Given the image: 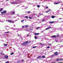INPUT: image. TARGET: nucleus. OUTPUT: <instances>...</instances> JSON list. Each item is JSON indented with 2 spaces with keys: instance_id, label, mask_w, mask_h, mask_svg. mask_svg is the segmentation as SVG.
<instances>
[{
  "instance_id": "nucleus-1",
  "label": "nucleus",
  "mask_w": 63,
  "mask_h": 63,
  "mask_svg": "<svg viewBox=\"0 0 63 63\" xmlns=\"http://www.w3.org/2000/svg\"><path fill=\"white\" fill-rule=\"evenodd\" d=\"M31 43V41H27L26 42H24L23 43H22V44L21 45H22V46H23L24 45H27V44H30Z\"/></svg>"
},
{
  "instance_id": "nucleus-2",
  "label": "nucleus",
  "mask_w": 63,
  "mask_h": 63,
  "mask_svg": "<svg viewBox=\"0 0 63 63\" xmlns=\"http://www.w3.org/2000/svg\"><path fill=\"white\" fill-rule=\"evenodd\" d=\"M18 2V0H16L14 2H11L10 3L11 4H17Z\"/></svg>"
},
{
  "instance_id": "nucleus-3",
  "label": "nucleus",
  "mask_w": 63,
  "mask_h": 63,
  "mask_svg": "<svg viewBox=\"0 0 63 63\" xmlns=\"http://www.w3.org/2000/svg\"><path fill=\"white\" fill-rule=\"evenodd\" d=\"M7 12V11L6 10H4L3 12H1V15H3V14H6Z\"/></svg>"
},
{
  "instance_id": "nucleus-4",
  "label": "nucleus",
  "mask_w": 63,
  "mask_h": 63,
  "mask_svg": "<svg viewBox=\"0 0 63 63\" xmlns=\"http://www.w3.org/2000/svg\"><path fill=\"white\" fill-rule=\"evenodd\" d=\"M58 54V53L57 52H56L54 54V55L55 56H57V55Z\"/></svg>"
},
{
  "instance_id": "nucleus-5",
  "label": "nucleus",
  "mask_w": 63,
  "mask_h": 63,
  "mask_svg": "<svg viewBox=\"0 0 63 63\" xmlns=\"http://www.w3.org/2000/svg\"><path fill=\"white\" fill-rule=\"evenodd\" d=\"M60 3V1H58L57 2H54V4H55V5H56L57 4H59V3Z\"/></svg>"
},
{
  "instance_id": "nucleus-6",
  "label": "nucleus",
  "mask_w": 63,
  "mask_h": 63,
  "mask_svg": "<svg viewBox=\"0 0 63 63\" xmlns=\"http://www.w3.org/2000/svg\"><path fill=\"white\" fill-rule=\"evenodd\" d=\"M40 58H41V59H42V56H39L37 57V59H40Z\"/></svg>"
},
{
  "instance_id": "nucleus-7",
  "label": "nucleus",
  "mask_w": 63,
  "mask_h": 63,
  "mask_svg": "<svg viewBox=\"0 0 63 63\" xmlns=\"http://www.w3.org/2000/svg\"><path fill=\"white\" fill-rule=\"evenodd\" d=\"M4 57L6 59H8V57H9L8 56L5 55L4 56Z\"/></svg>"
},
{
  "instance_id": "nucleus-8",
  "label": "nucleus",
  "mask_w": 63,
  "mask_h": 63,
  "mask_svg": "<svg viewBox=\"0 0 63 63\" xmlns=\"http://www.w3.org/2000/svg\"><path fill=\"white\" fill-rule=\"evenodd\" d=\"M12 14V15H15L16 14V12L14 11H13L11 12Z\"/></svg>"
},
{
  "instance_id": "nucleus-9",
  "label": "nucleus",
  "mask_w": 63,
  "mask_h": 63,
  "mask_svg": "<svg viewBox=\"0 0 63 63\" xmlns=\"http://www.w3.org/2000/svg\"><path fill=\"white\" fill-rule=\"evenodd\" d=\"M56 35H54L51 36V38H56Z\"/></svg>"
},
{
  "instance_id": "nucleus-10",
  "label": "nucleus",
  "mask_w": 63,
  "mask_h": 63,
  "mask_svg": "<svg viewBox=\"0 0 63 63\" xmlns=\"http://www.w3.org/2000/svg\"><path fill=\"white\" fill-rule=\"evenodd\" d=\"M25 26L26 28H27V27H29V25H25Z\"/></svg>"
},
{
  "instance_id": "nucleus-11",
  "label": "nucleus",
  "mask_w": 63,
  "mask_h": 63,
  "mask_svg": "<svg viewBox=\"0 0 63 63\" xmlns=\"http://www.w3.org/2000/svg\"><path fill=\"white\" fill-rule=\"evenodd\" d=\"M50 11V10H48L46 12V13H48V12H49Z\"/></svg>"
},
{
  "instance_id": "nucleus-12",
  "label": "nucleus",
  "mask_w": 63,
  "mask_h": 63,
  "mask_svg": "<svg viewBox=\"0 0 63 63\" xmlns=\"http://www.w3.org/2000/svg\"><path fill=\"white\" fill-rule=\"evenodd\" d=\"M34 34L35 35H39V33H35Z\"/></svg>"
},
{
  "instance_id": "nucleus-13",
  "label": "nucleus",
  "mask_w": 63,
  "mask_h": 63,
  "mask_svg": "<svg viewBox=\"0 0 63 63\" xmlns=\"http://www.w3.org/2000/svg\"><path fill=\"white\" fill-rule=\"evenodd\" d=\"M55 16H51L52 18H55Z\"/></svg>"
},
{
  "instance_id": "nucleus-14",
  "label": "nucleus",
  "mask_w": 63,
  "mask_h": 63,
  "mask_svg": "<svg viewBox=\"0 0 63 63\" xmlns=\"http://www.w3.org/2000/svg\"><path fill=\"white\" fill-rule=\"evenodd\" d=\"M59 59H56V61H59Z\"/></svg>"
},
{
  "instance_id": "nucleus-15",
  "label": "nucleus",
  "mask_w": 63,
  "mask_h": 63,
  "mask_svg": "<svg viewBox=\"0 0 63 63\" xmlns=\"http://www.w3.org/2000/svg\"><path fill=\"white\" fill-rule=\"evenodd\" d=\"M54 21H51V22H49V23H54Z\"/></svg>"
},
{
  "instance_id": "nucleus-16",
  "label": "nucleus",
  "mask_w": 63,
  "mask_h": 63,
  "mask_svg": "<svg viewBox=\"0 0 63 63\" xmlns=\"http://www.w3.org/2000/svg\"><path fill=\"white\" fill-rule=\"evenodd\" d=\"M40 27H38L37 28H36V29H38V30L39 29H40Z\"/></svg>"
},
{
  "instance_id": "nucleus-17",
  "label": "nucleus",
  "mask_w": 63,
  "mask_h": 63,
  "mask_svg": "<svg viewBox=\"0 0 63 63\" xmlns=\"http://www.w3.org/2000/svg\"><path fill=\"white\" fill-rule=\"evenodd\" d=\"M8 22H12V21L10 20H8Z\"/></svg>"
},
{
  "instance_id": "nucleus-18",
  "label": "nucleus",
  "mask_w": 63,
  "mask_h": 63,
  "mask_svg": "<svg viewBox=\"0 0 63 63\" xmlns=\"http://www.w3.org/2000/svg\"><path fill=\"white\" fill-rule=\"evenodd\" d=\"M34 38L35 39H37V36H34Z\"/></svg>"
},
{
  "instance_id": "nucleus-19",
  "label": "nucleus",
  "mask_w": 63,
  "mask_h": 63,
  "mask_svg": "<svg viewBox=\"0 0 63 63\" xmlns=\"http://www.w3.org/2000/svg\"><path fill=\"white\" fill-rule=\"evenodd\" d=\"M42 57V58H46V57L45 56H43Z\"/></svg>"
},
{
  "instance_id": "nucleus-20",
  "label": "nucleus",
  "mask_w": 63,
  "mask_h": 63,
  "mask_svg": "<svg viewBox=\"0 0 63 63\" xmlns=\"http://www.w3.org/2000/svg\"><path fill=\"white\" fill-rule=\"evenodd\" d=\"M60 60L61 61H62V60H63V59L62 58H61L60 59Z\"/></svg>"
},
{
  "instance_id": "nucleus-21",
  "label": "nucleus",
  "mask_w": 63,
  "mask_h": 63,
  "mask_svg": "<svg viewBox=\"0 0 63 63\" xmlns=\"http://www.w3.org/2000/svg\"><path fill=\"white\" fill-rule=\"evenodd\" d=\"M14 54V53L12 52L10 54V55H13V54Z\"/></svg>"
},
{
  "instance_id": "nucleus-22",
  "label": "nucleus",
  "mask_w": 63,
  "mask_h": 63,
  "mask_svg": "<svg viewBox=\"0 0 63 63\" xmlns=\"http://www.w3.org/2000/svg\"><path fill=\"white\" fill-rule=\"evenodd\" d=\"M48 29H50V28H51V27H50H50H48Z\"/></svg>"
},
{
  "instance_id": "nucleus-23",
  "label": "nucleus",
  "mask_w": 63,
  "mask_h": 63,
  "mask_svg": "<svg viewBox=\"0 0 63 63\" xmlns=\"http://www.w3.org/2000/svg\"><path fill=\"white\" fill-rule=\"evenodd\" d=\"M27 19H28V17L27 16H26L25 17Z\"/></svg>"
},
{
  "instance_id": "nucleus-24",
  "label": "nucleus",
  "mask_w": 63,
  "mask_h": 63,
  "mask_svg": "<svg viewBox=\"0 0 63 63\" xmlns=\"http://www.w3.org/2000/svg\"><path fill=\"white\" fill-rule=\"evenodd\" d=\"M7 45H8V44H4V46L5 47H6V46H7Z\"/></svg>"
},
{
  "instance_id": "nucleus-25",
  "label": "nucleus",
  "mask_w": 63,
  "mask_h": 63,
  "mask_svg": "<svg viewBox=\"0 0 63 63\" xmlns=\"http://www.w3.org/2000/svg\"><path fill=\"white\" fill-rule=\"evenodd\" d=\"M37 47V46H34L33 47V48H35V47Z\"/></svg>"
},
{
  "instance_id": "nucleus-26",
  "label": "nucleus",
  "mask_w": 63,
  "mask_h": 63,
  "mask_svg": "<svg viewBox=\"0 0 63 63\" xmlns=\"http://www.w3.org/2000/svg\"><path fill=\"white\" fill-rule=\"evenodd\" d=\"M54 55H52L51 56V57H54Z\"/></svg>"
},
{
  "instance_id": "nucleus-27",
  "label": "nucleus",
  "mask_w": 63,
  "mask_h": 63,
  "mask_svg": "<svg viewBox=\"0 0 63 63\" xmlns=\"http://www.w3.org/2000/svg\"><path fill=\"white\" fill-rule=\"evenodd\" d=\"M37 7H38V8H40V6L39 5H37Z\"/></svg>"
},
{
  "instance_id": "nucleus-28",
  "label": "nucleus",
  "mask_w": 63,
  "mask_h": 63,
  "mask_svg": "<svg viewBox=\"0 0 63 63\" xmlns=\"http://www.w3.org/2000/svg\"><path fill=\"white\" fill-rule=\"evenodd\" d=\"M9 63V61H7L5 63Z\"/></svg>"
},
{
  "instance_id": "nucleus-29",
  "label": "nucleus",
  "mask_w": 63,
  "mask_h": 63,
  "mask_svg": "<svg viewBox=\"0 0 63 63\" xmlns=\"http://www.w3.org/2000/svg\"><path fill=\"white\" fill-rule=\"evenodd\" d=\"M48 29H49L48 28L46 29V30H48Z\"/></svg>"
},
{
  "instance_id": "nucleus-30",
  "label": "nucleus",
  "mask_w": 63,
  "mask_h": 63,
  "mask_svg": "<svg viewBox=\"0 0 63 63\" xmlns=\"http://www.w3.org/2000/svg\"><path fill=\"white\" fill-rule=\"evenodd\" d=\"M9 33V32H5V33Z\"/></svg>"
},
{
  "instance_id": "nucleus-31",
  "label": "nucleus",
  "mask_w": 63,
  "mask_h": 63,
  "mask_svg": "<svg viewBox=\"0 0 63 63\" xmlns=\"http://www.w3.org/2000/svg\"><path fill=\"white\" fill-rule=\"evenodd\" d=\"M0 54H1L2 55H5L4 54H2V53H1Z\"/></svg>"
},
{
  "instance_id": "nucleus-32",
  "label": "nucleus",
  "mask_w": 63,
  "mask_h": 63,
  "mask_svg": "<svg viewBox=\"0 0 63 63\" xmlns=\"http://www.w3.org/2000/svg\"><path fill=\"white\" fill-rule=\"evenodd\" d=\"M24 21V20H22L21 21V22H23Z\"/></svg>"
},
{
  "instance_id": "nucleus-33",
  "label": "nucleus",
  "mask_w": 63,
  "mask_h": 63,
  "mask_svg": "<svg viewBox=\"0 0 63 63\" xmlns=\"http://www.w3.org/2000/svg\"><path fill=\"white\" fill-rule=\"evenodd\" d=\"M3 8H1V9H0V10H1V11H3Z\"/></svg>"
},
{
  "instance_id": "nucleus-34",
  "label": "nucleus",
  "mask_w": 63,
  "mask_h": 63,
  "mask_svg": "<svg viewBox=\"0 0 63 63\" xmlns=\"http://www.w3.org/2000/svg\"><path fill=\"white\" fill-rule=\"evenodd\" d=\"M45 19H42V21H45Z\"/></svg>"
},
{
  "instance_id": "nucleus-35",
  "label": "nucleus",
  "mask_w": 63,
  "mask_h": 63,
  "mask_svg": "<svg viewBox=\"0 0 63 63\" xmlns=\"http://www.w3.org/2000/svg\"><path fill=\"white\" fill-rule=\"evenodd\" d=\"M17 36H18V37L20 36L19 35V34H18L17 35Z\"/></svg>"
},
{
  "instance_id": "nucleus-36",
  "label": "nucleus",
  "mask_w": 63,
  "mask_h": 63,
  "mask_svg": "<svg viewBox=\"0 0 63 63\" xmlns=\"http://www.w3.org/2000/svg\"><path fill=\"white\" fill-rule=\"evenodd\" d=\"M29 18L30 19H32V18L30 17H29Z\"/></svg>"
},
{
  "instance_id": "nucleus-37",
  "label": "nucleus",
  "mask_w": 63,
  "mask_h": 63,
  "mask_svg": "<svg viewBox=\"0 0 63 63\" xmlns=\"http://www.w3.org/2000/svg\"><path fill=\"white\" fill-rule=\"evenodd\" d=\"M12 23H14V21H12Z\"/></svg>"
},
{
  "instance_id": "nucleus-38",
  "label": "nucleus",
  "mask_w": 63,
  "mask_h": 63,
  "mask_svg": "<svg viewBox=\"0 0 63 63\" xmlns=\"http://www.w3.org/2000/svg\"><path fill=\"white\" fill-rule=\"evenodd\" d=\"M56 62H52L51 63H56Z\"/></svg>"
},
{
  "instance_id": "nucleus-39",
  "label": "nucleus",
  "mask_w": 63,
  "mask_h": 63,
  "mask_svg": "<svg viewBox=\"0 0 63 63\" xmlns=\"http://www.w3.org/2000/svg\"><path fill=\"white\" fill-rule=\"evenodd\" d=\"M40 44L41 45H42V46H43V44H42V43H40Z\"/></svg>"
},
{
  "instance_id": "nucleus-40",
  "label": "nucleus",
  "mask_w": 63,
  "mask_h": 63,
  "mask_svg": "<svg viewBox=\"0 0 63 63\" xmlns=\"http://www.w3.org/2000/svg\"><path fill=\"white\" fill-rule=\"evenodd\" d=\"M24 26H22V28H24Z\"/></svg>"
},
{
  "instance_id": "nucleus-41",
  "label": "nucleus",
  "mask_w": 63,
  "mask_h": 63,
  "mask_svg": "<svg viewBox=\"0 0 63 63\" xmlns=\"http://www.w3.org/2000/svg\"><path fill=\"white\" fill-rule=\"evenodd\" d=\"M29 36V35L28 34H27V37H28V36Z\"/></svg>"
},
{
  "instance_id": "nucleus-42",
  "label": "nucleus",
  "mask_w": 63,
  "mask_h": 63,
  "mask_svg": "<svg viewBox=\"0 0 63 63\" xmlns=\"http://www.w3.org/2000/svg\"><path fill=\"white\" fill-rule=\"evenodd\" d=\"M50 48V47H47V48Z\"/></svg>"
},
{
  "instance_id": "nucleus-43",
  "label": "nucleus",
  "mask_w": 63,
  "mask_h": 63,
  "mask_svg": "<svg viewBox=\"0 0 63 63\" xmlns=\"http://www.w3.org/2000/svg\"><path fill=\"white\" fill-rule=\"evenodd\" d=\"M57 37H59V35H57Z\"/></svg>"
},
{
  "instance_id": "nucleus-44",
  "label": "nucleus",
  "mask_w": 63,
  "mask_h": 63,
  "mask_svg": "<svg viewBox=\"0 0 63 63\" xmlns=\"http://www.w3.org/2000/svg\"><path fill=\"white\" fill-rule=\"evenodd\" d=\"M48 7H47V6L46 7V9H48Z\"/></svg>"
},
{
  "instance_id": "nucleus-45",
  "label": "nucleus",
  "mask_w": 63,
  "mask_h": 63,
  "mask_svg": "<svg viewBox=\"0 0 63 63\" xmlns=\"http://www.w3.org/2000/svg\"><path fill=\"white\" fill-rule=\"evenodd\" d=\"M20 62V61H18L17 62V63H19Z\"/></svg>"
},
{
  "instance_id": "nucleus-46",
  "label": "nucleus",
  "mask_w": 63,
  "mask_h": 63,
  "mask_svg": "<svg viewBox=\"0 0 63 63\" xmlns=\"http://www.w3.org/2000/svg\"><path fill=\"white\" fill-rule=\"evenodd\" d=\"M62 19V18H59V19Z\"/></svg>"
},
{
  "instance_id": "nucleus-47",
  "label": "nucleus",
  "mask_w": 63,
  "mask_h": 63,
  "mask_svg": "<svg viewBox=\"0 0 63 63\" xmlns=\"http://www.w3.org/2000/svg\"><path fill=\"white\" fill-rule=\"evenodd\" d=\"M28 13H30V11H28Z\"/></svg>"
},
{
  "instance_id": "nucleus-48",
  "label": "nucleus",
  "mask_w": 63,
  "mask_h": 63,
  "mask_svg": "<svg viewBox=\"0 0 63 63\" xmlns=\"http://www.w3.org/2000/svg\"><path fill=\"white\" fill-rule=\"evenodd\" d=\"M24 61V60H22L21 61V62H23Z\"/></svg>"
},
{
  "instance_id": "nucleus-49",
  "label": "nucleus",
  "mask_w": 63,
  "mask_h": 63,
  "mask_svg": "<svg viewBox=\"0 0 63 63\" xmlns=\"http://www.w3.org/2000/svg\"><path fill=\"white\" fill-rule=\"evenodd\" d=\"M28 7H26V8H25V9H27V8Z\"/></svg>"
},
{
  "instance_id": "nucleus-50",
  "label": "nucleus",
  "mask_w": 63,
  "mask_h": 63,
  "mask_svg": "<svg viewBox=\"0 0 63 63\" xmlns=\"http://www.w3.org/2000/svg\"><path fill=\"white\" fill-rule=\"evenodd\" d=\"M10 0H6V1H9Z\"/></svg>"
},
{
  "instance_id": "nucleus-51",
  "label": "nucleus",
  "mask_w": 63,
  "mask_h": 63,
  "mask_svg": "<svg viewBox=\"0 0 63 63\" xmlns=\"http://www.w3.org/2000/svg\"><path fill=\"white\" fill-rule=\"evenodd\" d=\"M43 32H44L43 31H41V33H43Z\"/></svg>"
},
{
  "instance_id": "nucleus-52",
  "label": "nucleus",
  "mask_w": 63,
  "mask_h": 63,
  "mask_svg": "<svg viewBox=\"0 0 63 63\" xmlns=\"http://www.w3.org/2000/svg\"><path fill=\"white\" fill-rule=\"evenodd\" d=\"M21 40H22V39H23V38H21Z\"/></svg>"
},
{
  "instance_id": "nucleus-53",
  "label": "nucleus",
  "mask_w": 63,
  "mask_h": 63,
  "mask_svg": "<svg viewBox=\"0 0 63 63\" xmlns=\"http://www.w3.org/2000/svg\"><path fill=\"white\" fill-rule=\"evenodd\" d=\"M0 12H1V10H0Z\"/></svg>"
},
{
  "instance_id": "nucleus-54",
  "label": "nucleus",
  "mask_w": 63,
  "mask_h": 63,
  "mask_svg": "<svg viewBox=\"0 0 63 63\" xmlns=\"http://www.w3.org/2000/svg\"><path fill=\"white\" fill-rule=\"evenodd\" d=\"M15 12V11H14Z\"/></svg>"
}]
</instances>
